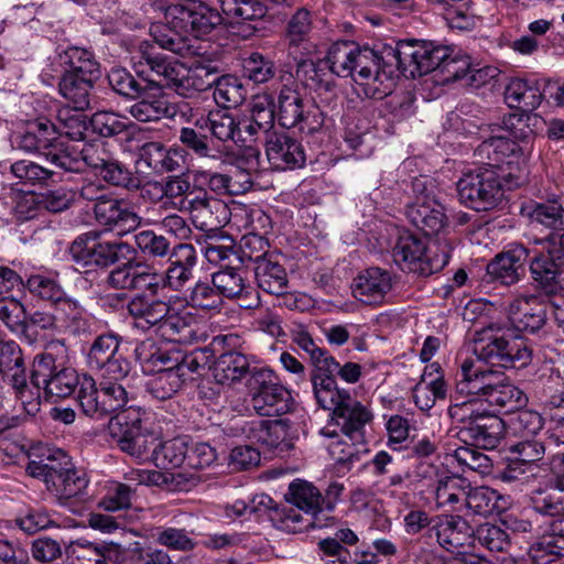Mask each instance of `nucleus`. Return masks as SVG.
<instances>
[{
    "mask_svg": "<svg viewBox=\"0 0 564 564\" xmlns=\"http://www.w3.org/2000/svg\"><path fill=\"white\" fill-rule=\"evenodd\" d=\"M484 401L491 406L512 411L527 403V395L513 383L498 378Z\"/></svg>",
    "mask_w": 564,
    "mask_h": 564,
    "instance_id": "56",
    "label": "nucleus"
},
{
    "mask_svg": "<svg viewBox=\"0 0 564 564\" xmlns=\"http://www.w3.org/2000/svg\"><path fill=\"white\" fill-rule=\"evenodd\" d=\"M550 305L534 295L512 300L508 307L509 318L519 330L536 333L547 321Z\"/></svg>",
    "mask_w": 564,
    "mask_h": 564,
    "instance_id": "29",
    "label": "nucleus"
},
{
    "mask_svg": "<svg viewBox=\"0 0 564 564\" xmlns=\"http://www.w3.org/2000/svg\"><path fill=\"white\" fill-rule=\"evenodd\" d=\"M219 4L230 24L258 21L267 14V7L260 0H219Z\"/></svg>",
    "mask_w": 564,
    "mask_h": 564,
    "instance_id": "52",
    "label": "nucleus"
},
{
    "mask_svg": "<svg viewBox=\"0 0 564 564\" xmlns=\"http://www.w3.org/2000/svg\"><path fill=\"white\" fill-rule=\"evenodd\" d=\"M67 356L64 340L53 339L45 345L43 352L37 354L32 364L31 384L42 389L48 379L59 369Z\"/></svg>",
    "mask_w": 564,
    "mask_h": 564,
    "instance_id": "36",
    "label": "nucleus"
},
{
    "mask_svg": "<svg viewBox=\"0 0 564 564\" xmlns=\"http://www.w3.org/2000/svg\"><path fill=\"white\" fill-rule=\"evenodd\" d=\"M154 6L164 12V17L162 22L153 23L150 28L153 41L161 48L183 57L196 54L189 34L195 39L207 35L227 21L223 13L203 3L194 7L182 4L165 7L160 0L154 2Z\"/></svg>",
    "mask_w": 564,
    "mask_h": 564,
    "instance_id": "3",
    "label": "nucleus"
},
{
    "mask_svg": "<svg viewBox=\"0 0 564 564\" xmlns=\"http://www.w3.org/2000/svg\"><path fill=\"white\" fill-rule=\"evenodd\" d=\"M505 99L510 108L534 111L542 101V94L535 83L513 78L506 87Z\"/></svg>",
    "mask_w": 564,
    "mask_h": 564,
    "instance_id": "48",
    "label": "nucleus"
},
{
    "mask_svg": "<svg viewBox=\"0 0 564 564\" xmlns=\"http://www.w3.org/2000/svg\"><path fill=\"white\" fill-rule=\"evenodd\" d=\"M139 64L149 69L147 78H143L148 89L153 85L167 86L178 93L181 84L186 80L185 76L188 74V68L184 64L170 59L153 48L141 51Z\"/></svg>",
    "mask_w": 564,
    "mask_h": 564,
    "instance_id": "18",
    "label": "nucleus"
},
{
    "mask_svg": "<svg viewBox=\"0 0 564 564\" xmlns=\"http://www.w3.org/2000/svg\"><path fill=\"white\" fill-rule=\"evenodd\" d=\"M384 54L378 55L369 47H359L352 58V67L350 77L364 87L367 97L373 99H382L391 91H382L383 83L380 85L381 73L383 70Z\"/></svg>",
    "mask_w": 564,
    "mask_h": 564,
    "instance_id": "17",
    "label": "nucleus"
},
{
    "mask_svg": "<svg viewBox=\"0 0 564 564\" xmlns=\"http://www.w3.org/2000/svg\"><path fill=\"white\" fill-rule=\"evenodd\" d=\"M476 154L488 160L484 163L485 166L498 170L500 174L519 173L522 182L524 181L520 164L525 163L529 156L528 147H521L507 135H495L485 140L477 148Z\"/></svg>",
    "mask_w": 564,
    "mask_h": 564,
    "instance_id": "14",
    "label": "nucleus"
},
{
    "mask_svg": "<svg viewBox=\"0 0 564 564\" xmlns=\"http://www.w3.org/2000/svg\"><path fill=\"white\" fill-rule=\"evenodd\" d=\"M529 217L533 223H538L560 235V241L564 240V207L557 199H551L543 203H536L529 212Z\"/></svg>",
    "mask_w": 564,
    "mask_h": 564,
    "instance_id": "58",
    "label": "nucleus"
},
{
    "mask_svg": "<svg viewBox=\"0 0 564 564\" xmlns=\"http://www.w3.org/2000/svg\"><path fill=\"white\" fill-rule=\"evenodd\" d=\"M73 462L67 453L61 448L46 447L42 449L40 458L28 463L25 471L33 478L43 480L47 490L56 479L73 466Z\"/></svg>",
    "mask_w": 564,
    "mask_h": 564,
    "instance_id": "32",
    "label": "nucleus"
},
{
    "mask_svg": "<svg viewBox=\"0 0 564 564\" xmlns=\"http://www.w3.org/2000/svg\"><path fill=\"white\" fill-rule=\"evenodd\" d=\"M63 75L98 79L100 67L93 53L80 47H69L59 55Z\"/></svg>",
    "mask_w": 564,
    "mask_h": 564,
    "instance_id": "50",
    "label": "nucleus"
},
{
    "mask_svg": "<svg viewBox=\"0 0 564 564\" xmlns=\"http://www.w3.org/2000/svg\"><path fill=\"white\" fill-rule=\"evenodd\" d=\"M247 90L236 76H220L214 88V99L224 108H236L246 99Z\"/></svg>",
    "mask_w": 564,
    "mask_h": 564,
    "instance_id": "64",
    "label": "nucleus"
},
{
    "mask_svg": "<svg viewBox=\"0 0 564 564\" xmlns=\"http://www.w3.org/2000/svg\"><path fill=\"white\" fill-rule=\"evenodd\" d=\"M462 379L457 382L458 393H465L481 400L486 398L495 381L497 371L484 368L473 360H465L460 367Z\"/></svg>",
    "mask_w": 564,
    "mask_h": 564,
    "instance_id": "37",
    "label": "nucleus"
},
{
    "mask_svg": "<svg viewBox=\"0 0 564 564\" xmlns=\"http://www.w3.org/2000/svg\"><path fill=\"white\" fill-rule=\"evenodd\" d=\"M77 402L86 416L94 420H102L108 416L102 381L97 386L93 377L84 376L77 391Z\"/></svg>",
    "mask_w": 564,
    "mask_h": 564,
    "instance_id": "46",
    "label": "nucleus"
},
{
    "mask_svg": "<svg viewBox=\"0 0 564 564\" xmlns=\"http://www.w3.org/2000/svg\"><path fill=\"white\" fill-rule=\"evenodd\" d=\"M96 80V78L89 77L62 75L58 82V93L66 100L67 107L77 111H85L91 106Z\"/></svg>",
    "mask_w": 564,
    "mask_h": 564,
    "instance_id": "44",
    "label": "nucleus"
},
{
    "mask_svg": "<svg viewBox=\"0 0 564 564\" xmlns=\"http://www.w3.org/2000/svg\"><path fill=\"white\" fill-rule=\"evenodd\" d=\"M121 337L115 333L97 336L87 354V364L104 379L122 380L130 371V362L120 354Z\"/></svg>",
    "mask_w": 564,
    "mask_h": 564,
    "instance_id": "13",
    "label": "nucleus"
},
{
    "mask_svg": "<svg viewBox=\"0 0 564 564\" xmlns=\"http://www.w3.org/2000/svg\"><path fill=\"white\" fill-rule=\"evenodd\" d=\"M205 247L203 248L206 260L212 264H223L237 258L235 242L230 235L216 232L205 235Z\"/></svg>",
    "mask_w": 564,
    "mask_h": 564,
    "instance_id": "63",
    "label": "nucleus"
},
{
    "mask_svg": "<svg viewBox=\"0 0 564 564\" xmlns=\"http://www.w3.org/2000/svg\"><path fill=\"white\" fill-rule=\"evenodd\" d=\"M52 137L61 134L69 140L80 141L85 139L89 121H87V117L83 111H77L72 107H64L58 109L56 122H52Z\"/></svg>",
    "mask_w": 564,
    "mask_h": 564,
    "instance_id": "53",
    "label": "nucleus"
},
{
    "mask_svg": "<svg viewBox=\"0 0 564 564\" xmlns=\"http://www.w3.org/2000/svg\"><path fill=\"white\" fill-rule=\"evenodd\" d=\"M122 263L109 271L106 283L113 290L134 291L142 286L147 291H159V274L148 270H141L143 264L135 260V256L121 261Z\"/></svg>",
    "mask_w": 564,
    "mask_h": 564,
    "instance_id": "23",
    "label": "nucleus"
},
{
    "mask_svg": "<svg viewBox=\"0 0 564 564\" xmlns=\"http://www.w3.org/2000/svg\"><path fill=\"white\" fill-rule=\"evenodd\" d=\"M522 184L518 173L500 174L487 166L465 173L457 182L459 200L475 210H489L501 200L503 189H512Z\"/></svg>",
    "mask_w": 564,
    "mask_h": 564,
    "instance_id": "6",
    "label": "nucleus"
},
{
    "mask_svg": "<svg viewBox=\"0 0 564 564\" xmlns=\"http://www.w3.org/2000/svg\"><path fill=\"white\" fill-rule=\"evenodd\" d=\"M194 326L189 314H183L170 304L169 313L153 332L169 341L192 344L198 340Z\"/></svg>",
    "mask_w": 564,
    "mask_h": 564,
    "instance_id": "39",
    "label": "nucleus"
},
{
    "mask_svg": "<svg viewBox=\"0 0 564 564\" xmlns=\"http://www.w3.org/2000/svg\"><path fill=\"white\" fill-rule=\"evenodd\" d=\"M474 354L478 361L505 369L524 368L533 357L527 339L498 323H491L475 333Z\"/></svg>",
    "mask_w": 564,
    "mask_h": 564,
    "instance_id": "5",
    "label": "nucleus"
},
{
    "mask_svg": "<svg viewBox=\"0 0 564 564\" xmlns=\"http://www.w3.org/2000/svg\"><path fill=\"white\" fill-rule=\"evenodd\" d=\"M469 489V481L458 476H447L438 480L435 496L440 506L453 507L463 511V503Z\"/></svg>",
    "mask_w": 564,
    "mask_h": 564,
    "instance_id": "57",
    "label": "nucleus"
},
{
    "mask_svg": "<svg viewBox=\"0 0 564 564\" xmlns=\"http://www.w3.org/2000/svg\"><path fill=\"white\" fill-rule=\"evenodd\" d=\"M191 196L184 209L189 212L195 228L206 235L221 232L220 229L229 223L231 216L228 205L202 191Z\"/></svg>",
    "mask_w": 564,
    "mask_h": 564,
    "instance_id": "16",
    "label": "nucleus"
},
{
    "mask_svg": "<svg viewBox=\"0 0 564 564\" xmlns=\"http://www.w3.org/2000/svg\"><path fill=\"white\" fill-rule=\"evenodd\" d=\"M291 425L288 419L260 421L251 430L252 438L269 449L280 453L292 448Z\"/></svg>",
    "mask_w": 564,
    "mask_h": 564,
    "instance_id": "42",
    "label": "nucleus"
},
{
    "mask_svg": "<svg viewBox=\"0 0 564 564\" xmlns=\"http://www.w3.org/2000/svg\"><path fill=\"white\" fill-rule=\"evenodd\" d=\"M383 54V70L379 80L380 85L383 83L381 93H392L399 73L406 78L422 76L421 62L426 55L425 43L416 40L399 41L394 47H384Z\"/></svg>",
    "mask_w": 564,
    "mask_h": 564,
    "instance_id": "12",
    "label": "nucleus"
},
{
    "mask_svg": "<svg viewBox=\"0 0 564 564\" xmlns=\"http://www.w3.org/2000/svg\"><path fill=\"white\" fill-rule=\"evenodd\" d=\"M285 501L273 511L272 523L288 533H300L308 528H326L335 523V517L323 514V495L313 484L295 479L289 485Z\"/></svg>",
    "mask_w": 564,
    "mask_h": 564,
    "instance_id": "4",
    "label": "nucleus"
},
{
    "mask_svg": "<svg viewBox=\"0 0 564 564\" xmlns=\"http://www.w3.org/2000/svg\"><path fill=\"white\" fill-rule=\"evenodd\" d=\"M452 249L447 240L437 239L427 246L415 235L404 232L393 248V259L402 271L429 276L447 264Z\"/></svg>",
    "mask_w": 564,
    "mask_h": 564,
    "instance_id": "7",
    "label": "nucleus"
},
{
    "mask_svg": "<svg viewBox=\"0 0 564 564\" xmlns=\"http://www.w3.org/2000/svg\"><path fill=\"white\" fill-rule=\"evenodd\" d=\"M169 267L164 272V285L180 292L194 279L198 253L194 245L178 242L165 258Z\"/></svg>",
    "mask_w": 564,
    "mask_h": 564,
    "instance_id": "24",
    "label": "nucleus"
},
{
    "mask_svg": "<svg viewBox=\"0 0 564 564\" xmlns=\"http://www.w3.org/2000/svg\"><path fill=\"white\" fill-rule=\"evenodd\" d=\"M88 478L85 471L77 469L74 465L65 471L61 478L53 481L51 490L61 503L82 497L87 487Z\"/></svg>",
    "mask_w": 564,
    "mask_h": 564,
    "instance_id": "55",
    "label": "nucleus"
},
{
    "mask_svg": "<svg viewBox=\"0 0 564 564\" xmlns=\"http://www.w3.org/2000/svg\"><path fill=\"white\" fill-rule=\"evenodd\" d=\"M528 258L529 250L524 246L513 245L495 256L487 264V274L505 285H512L524 275Z\"/></svg>",
    "mask_w": 564,
    "mask_h": 564,
    "instance_id": "28",
    "label": "nucleus"
},
{
    "mask_svg": "<svg viewBox=\"0 0 564 564\" xmlns=\"http://www.w3.org/2000/svg\"><path fill=\"white\" fill-rule=\"evenodd\" d=\"M552 518L547 530L529 549L532 561L545 563L544 556L564 553V516Z\"/></svg>",
    "mask_w": 564,
    "mask_h": 564,
    "instance_id": "45",
    "label": "nucleus"
},
{
    "mask_svg": "<svg viewBox=\"0 0 564 564\" xmlns=\"http://www.w3.org/2000/svg\"><path fill=\"white\" fill-rule=\"evenodd\" d=\"M170 302L158 297L156 292H139L127 302L128 315L135 328L143 332L154 330L159 322L169 313Z\"/></svg>",
    "mask_w": 564,
    "mask_h": 564,
    "instance_id": "25",
    "label": "nucleus"
},
{
    "mask_svg": "<svg viewBox=\"0 0 564 564\" xmlns=\"http://www.w3.org/2000/svg\"><path fill=\"white\" fill-rule=\"evenodd\" d=\"M409 221L425 236H437L447 227L445 207L435 195L417 196L408 205Z\"/></svg>",
    "mask_w": 564,
    "mask_h": 564,
    "instance_id": "22",
    "label": "nucleus"
},
{
    "mask_svg": "<svg viewBox=\"0 0 564 564\" xmlns=\"http://www.w3.org/2000/svg\"><path fill=\"white\" fill-rule=\"evenodd\" d=\"M276 118L286 129L299 128L301 132L312 134L324 124V115L310 99L305 98L296 86L283 85L278 95Z\"/></svg>",
    "mask_w": 564,
    "mask_h": 564,
    "instance_id": "11",
    "label": "nucleus"
},
{
    "mask_svg": "<svg viewBox=\"0 0 564 564\" xmlns=\"http://www.w3.org/2000/svg\"><path fill=\"white\" fill-rule=\"evenodd\" d=\"M68 564H118L122 562L123 547L116 543H73L66 550Z\"/></svg>",
    "mask_w": 564,
    "mask_h": 564,
    "instance_id": "33",
    "label": "nucleus"
},
{
    "mask_svg": "<svg viewBox=\"0 0 564 564\" xmlns=\"http://www.w3.org/2000/svg\"><path fill=\"white\" fill-rule=\"evenodd\" d=\"M506 423L497 415L482 412L466 430H458V437L466 444L484 449L498 447L505 436Z\"/></svg>",
    "mask_w": 564,
    "mask_h": 564,
    "instance_id": "27",
    "label": "nucleus"
},
{
    "mask_svg": "<svg viewBox=\"0 0 564 564\" xmlns=\"http://www.w3.org/2000/svg\"><path fill=\"white\" fill-rule=\"evenodd\" d=\"M53 124L50 120H37L29 128L14 137L13 143L25 152H39L46 159L50 151L62 152L55 144L56 138L52 137Z\"/></svg>",
    "mask_w": 564,
    "mask_h": 564,
    "instance_id": "40",
    "label": "nucleus"
},
{
    "mask_svg": "<svg viewBox=\"0 0 564 564\" xmlns=\"http://www.w3.org/2000/svg\"><path fill=\"white\" fill-rule=\"evenodd\" d=\"M107 79L115 93L128 99H138L148 89V85L144 84L143 79L135 78L129 70L122 67L111 68Z\"/></svg>",
    "mask_w": 564,
    "mask_h": 564,
    "instance_id": "62",
    "label": "nucleus"
},
{
    "mask_svg": "<svg viewBox=\"0 0 564 564\" xmlns=\"http://www.w3.org/2000/svg\"><path fill=\"white\" fill-rule=\"evenodd\" d=\"M182 161L183 156L178 150L166 149L161 142H147L139 149V164H144L158 174L178 171Z\"/></svg>",
    "mask_w": 564,
    "mask_h": 564,
    "instance_id": "41",
    "label": "nucleus"
},
{
    "mask_svg": "<svg viewBox=\"0 0 564 564\" xmlns=\"http://www.w3.org/2000/svg\"><path fill=\"white\" fill-rule=\"evenodd\" d=\"M80 382L82 380L74 368L62 365L42 389L46 399L57 401L72 395L75 389L80 387Z\"/></svg>",
    "mask_w": 564,
    "mask_h": 564,
    "instance_id": "59",
    "label": "nucleus"
},
{
    "mask_svg": "<svg viewBox=\"0 0 564 564\" xmlns=\"http://www.w3.org/2000/svg\"><path fill=\"white\" fill-rule=\"evenodd\" d=\"M529 271L535 286L546 293L564 289V240L535 252L529 260Z\"/></svg>",
    "mask_w": 564,
    "mask_h": 564,
    "instance_id": "15",
    "label": "nucleus"
},
{
    "mask_svg": "<svg viewBox=\"0 0 564 564\" xmlns=\"http://www.w3.org/2000/svg\"><path fill=\"white\" fill-rule=\"evenodd\" d=\"M94 214L99 225L116 231L119 236L135 231L142 221L129 202L112 197L95 204Z\"/></svg>",
    "mask_w": 564,
    "mask_h": 564,
    "instance_id": "19",
    "label": "nucleus"
},
{
    "mask_svg": "<svg viewBox=\"0 0 564 564\" xmlns=\"http://www.w3.org/2000/svg\"><path fill=\"white\" fill-rule=\"evenodd\" d=\"M432 531L445 551L460 553V549L474 545L475 531L459 514H438L433 518Z\"/></svg>",
    "mask_w": 564,
    "mask_h": 564,
    "instance_id": "20",
    "label": "nucleus"
},
{
    "mask_svg": "<svg viewBox=\"0 0 564 564\" xmlns=\"http://www.w3.org/2000/svg\"><path fill=\"white\" fill-rule=\"evenodd\" d=\"M357 542V534L346 528L338 530L333 538L319 540L317 546L324 555L336 557L338 564H350L351 554L345 545H354Z\"/></svg>",
    "mask_w": 564,
    "mask_h": 564,
    "instance_id": "60",
    "label": "nucleus"
},
{
    "mask_svg": "<svg viewBox=\"0 0 564 564\" xmlns=\"http://www.w3.org/2000/svg\"><path fill=\"white\" fill-rule=\"evenodd\" d=\"M259 367H250L248 357L239 351L230 349L221 352L213 367V376L220 384H234L245 378H249L252 371Z\"/></svg>",
    "mask_w": 564,
    "mask_h": 564,
    "instance_id": "38",
    "label": "nucleus"
},
{
    "mask_svg": "<svg viewBox=\"0 0 564 564\" xmlns=\"http://www.w3.org/2000/svg\"><path fill=\"white\" fill-rule=\"evenodd\" d=\"M245 271L225 265V269L214 272L212 279L221 300H236L240 307L246 310L257 308L260 305L258 291L246 283Z\"/></svg>",
    "mask_w": 564,
    "mask_h": 564,
    "instance_id": "21",
    "label": "nucleus"
},
{
    "mask_svg": "<svg viewBox=\"0 0 564 564\" xmlns=\"http://www.w3.org/2000/svg\"><path fill=\"white\" fill-rule=\"evenodd\" d=\"M73 261L82 269H108L130 256H135L133 246L121 240L105 239L99 231L78 236L69 247Z\"/></svg>",
    "mask_w": 564,
    "mask_h": 564,
    "instance_id": "8",
    "label": "nucleus"
},
{
    "mask_svg": "<svg viewBox=\"0 0 564 564\" xmlns=\"http://www.w3.org/2000/svg\"><path fill=\"white\" fill-rule=\"evenodd\" d=\"M529 501L542 517L564 516V478L554 477L540 484L531 490Z\"/></svg>",
    "mask_w": 564,
    "mask_h": 564,
    "instance_id": "34",
    "label": "nucleus"
},
{
    "mask_svg": "<svg viewBox=\"0 0 564 564\" xmlns=\"http://www.w3.org/2000/svg\"><path fill=\"white\" fill-rule=\"evenodd\" d=\"M195 126H199L200 129L206 126L214 138L223 142L232 141L236 144L238 120L227 110L212 111L206 119L197 120Z\"/></svg>",
    "mask_w": 564,
    "mask_h": 564,
    "instance_id": "61",
    "label": "nucleus"
},
{
    "mask_svg": "<svg viewBox=\"0 0 564 564\" xmlns=\"http://www.w3.org/2000/svg\"><path fill=\"white\" fill-rule=\"evenodd\" d=\"M311 361L314 366L311 382L316 401L318 405H333L334 397L341 391L335 380L338 361L324 348Z\"/></svg>",
    "mask_w": 564,
    "mask_h": 564,
    "instance_id": "26",
    "label": "nucleus"
},
{
    "mask_svg": "<svg viewBox=\"0 0 564 564\" xmlns=\"http://www.w3.org/2000/svg\"><path fill=\"white\" fill-rule=\"evenodd\" d=\"M139 100L130 106L129 113L140 122L158 121L162 118H172L176 113L174 105L163 96L149 95L148 89Z\"/></svg>",
    "mask_w": 564,
    "mask_h": 564,
    "instance_id": "49",
    "label": "nucleus"
},
{
    "mask_svg": "<svg viewBox=\"0 0 564 564\" xmlns=\"http://www.w3.org/2000/svg\"><path fill=\"white\" fill-rule=\"evenodd\" d=\"M254 275L258 286L272 295L286 293L289 286L288 273L282 264L272 258L256 257Z\"/></svg>",
    "mask_w": 564,
    "mask_h": 564,
    "instance_id": "43",
    "label": "nucleus"
},
{
    "mask_svg": "<svg viewBox=\"0 0 564 564\" xmlns=\"http://www.w3.org/2000/svg\"><path fill=\"white\" fill-rule=\"evenodd\" d=\"M327 69L325 61L303 58L296 63L295 76L306 88L316 93L332 91L334 83Z\"/></svg>",
    "mask_w": 564,
    "mask_h": 564,
    "instance_id": "51",
    "label": "nucleus"
},
{
    "mask_svg": "<svg viewBox=\"0 0 564 564\" xmlns=\"http://www.w3.org/2000/svg\"><path fill=\"white\" fill-rule=\"evenodd\" d=\"M265 154L272 167L276 170L301 167L305 163L302 144L284 133H271L265 139Z\"/></svg>",
    "mask_w": 564,
    "mask_h": 564,
    "instance_id": "30",
    "label": "nucleus"
},
{
    "mask_svg": "<svg viewBox=\"0 0 564 564\" xmlns=\"http://www.w3.org/2000/svg\"><path fill=\"white\" fill-rule=\"evenodd\" d=\"M391 289V273L378 267L366 269L354 280L355 297L368 305L381 304Z\"/></svg>",
    "mask_w": 564,
    "mask_h": 564,
    "instance_id": "31",
    "label": "nucleus"
},
{
    "mask_svg": "<svg viewBox=\"0 0 564 564\" xmlns=\"http://www.w3.org/2000/svg\"><path fill=\"white\" fill-rule=\"evenodd\" d=\"M246 386L251 395L252 408L260 416H281L293 409L291 392L268 368L260 367L253 370Z\"/></svg>",
    "mask_w": 564,
    "mask_h": 564,
    "instance_id": "10",
    "label": "nucleus"
},
{
    "mask_svg": "<svg viewBox=\"0 0 564 564\" xmlns=\"http://www.w3.org/2000/svg\"><path fill=\"white\" fill-rule=\"evenodd\" d=\"M46 162L48 166L21 160L14 162L10 170L17 178L25 183L43 184L54 181L58 171L79 173L87 166L112 186L129 191L140 187V180L123 163L116 160L102 142L85 143L79 151V158L64 151H50L46 153Z\"/></svg>",
    "mask_w": 564,
    "mask_h": 564,
    "instance_id": "1",
    "label": "nucleus"
},
{
    "mask_svg": "<svg viewBox=\"0 0 564 564\" xmlns=\"http://www.w3.org/2000/svg\"><path fill=\"white\" fill-rule=\"evenodd\" d=\"M184 300L191 307L206 312H219L224 306V301L212 278L210 281L199 280L188 288Z\"/></svg>",
    "mask_w": 564,
    "mask_h": 564,
    "instance_id": "54",
    "label": "nucleus"
},
{
    "mask_svg": "<svg viewBox=\"0 0 564 564\" xmlns=\"http://www.w3.org/2000/svg\"><path fill=\"white\" fill-rule=\"evenodd\" d=\"M77 402L86 416L94 420H102L108 416L102 381L97 386L93 377L84 376L77 391Z\"/></svg>",
    "mask_w": 564,
    "mask_h": 564,
    "instance_id": "47",
    "label": "nucleus"
},
{
    "mask_svg": "<svg viewBox=\"0 0 564 564\" xmlns=\"http://www.w3.org/2000/svg\"><path fill=\"white\" fill-rule=\"evenodd\" d=\"M333 405H319L332 411L330 421L321 430V434L336 438L339 432L351 442L362 443L365 425L372 420L371 412L354 399L346 390L334 397Z\"/></svg>",
    "mask_w": 564,
    "mask_h": 564,
    "instance_id": "9",
    "label": "nucleus"
},
{
    "mask_svg": "<svg viewBox=\"0 0 564 564\" xmlns=\"http://www.w3.org/2000/svg\"><path fill=\"white\" fill-rule=\"evenodd\" d=\"M144 415L140 409L130 406L110 417L109 431L120 449L138 459H145L151 453L153 463L162 469L185 465L187 442L176 437L156 444L154 434L145 426Z\"/></svg>",
    "mask_w": 564,
    "mask_h": 564,
    "instance_id": "2",
    "label": "nucleus"
},
{
    "mask_svg": "<svg viewBox=\"0 0 564 564\" xmlns=\"http://www.w3.org/2000/svg\"><path fill=\"white\" fill-rule=\"evenodd\" d=\"M0 373L23 398L28 390L25 366L22 349L14 340L0 339Z\"/></svg>",
    "mask_w": 564,
    "mask_h": 564,
    "instance_id": "35",
    "label": "nucleus"
}]
</instances>
